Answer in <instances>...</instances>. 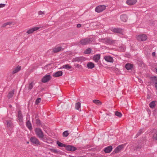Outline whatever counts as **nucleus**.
Segmentation results:
<instances>
[{"label": "nucleus", "instance_id": "f257e3e1", "mask_svg": "<svg viewBox=\"0 0 157 157\" xmlns=\"http://www.w3.org/2000/svg\"><path fill=\"white\" fill-rule=\"evenodd\" d=\"M35 131L36 136L39 139L44 142H47V141L48 140V138L46 136H44L43 131L40 128H36Z\"/></svg>", "mask_w": 157, "mask_h": 157}, {"label": "nucleus", "instance_id": "f03ea898", "mask_svg": "<svg viewBox=\"0 0 157 157\" xmlns=\"http://www.w3.org/2000/svg\"><path fill=\"white\" fill-rule=\"evenodd\" d=\"M91 42L92 41L90 38H86L81 40L79 43L82 45H86L90 44Z\"/></svg>", "mask_w": 157, "mask_h": 157}, {"label": "nucleus", "instance_id": "7ed1b4c3", "mask_svg": "<svg viewBox=\"0 0 157 157\" xmlns=\"http://www.w3.org/2000/svg\"><path fill=\"white\" fill-rule=\"evenodd\" d=\"M106 6L104 5H100L98 6L95 8L96 12L100 13L102 12L106 9Z\"/></svg>", "mask_w": 157, "mask_h": 157}, {"label": "nucleus", "instance_id": "20e7f679", "mask_svg": "<svg viewBox=\"0 0 157 157\" xmlns=\"http://www.w3.org/2000/svg\"><path fill=\"white\" fill-rule=\"evenodd\" d=\"M30 141L33 145H39L40 144L38 139L34 136H32L30 138Z\"/></svg>", "mask_w": 157, "mask_h": 157}, {"label": "nucleus", "instance_id": "39448f33", "mask_svg": "<svg viewBox=\"0 0 157 157\" xmlns=\"http://www.w3.org/2000/svg\"><path fill=\"white\" fill-rule=\"evenodd\" d=\"M136 38L139 41H144L147 39V36L145 34L138 35L136 36Z\"/></svg>", "mask_w": 157, "mask_h": 157}, {"label": "nucleus", "instance_id": "423d86ee", "mask_svg": "<svg viewBox=\"0 0 157 157\" xmlns=\"http://www.w3.org/2000/svg\"><path fill=\"white\" fill-rule=\"evenodd\" d=\"M52 77L50 75H46L44 76L41 79V82L43 83H46L49 81Z\"/></svg>", "mask_w": 157, "mask_h": 157}, {"label": "nucleus", "instance_id": "0eeeda50", "mask_svg": "<svg viewBox=\"0 0 157 157\" xmlns=\"http://www.w3.org/2000/svg\"><path fill=\"white\" fill-rule=\"evenodd\" d=\"M63 49L61 46H56L53 49V51L52 53H56L59 52L61 50H63Z\"/></svg>", "mask_w": 157, "mask_h": 157}, {"label": "nucleus", "instance_id": "6e6552de", "mask_svg": "<svg viewBox=\"0 0 157 157\" xmlns=\"http://www.w3.org/2000/svg\"><path fill=\"white\" fill-rule=\"evenodd\" d=\"M66 148L67 150L70 151H74L77 150L76 147L70 145H66Z\"/></svg>", "mask_w": 157, "mask_h": 157}, {"label": "nucleus", "instance_id": "1a4fd4ad", "mask_svg": "<svg viewBox=\"0 0 157 157\" xmlns=\"http://www.w3.org/2000/svg\"><path fill=\"white\" fill-rule=\"evenodd\" d=\"M104 59L107 62L113 63V58L109 56H106L104 57Z\"/></svg>", "mask_w": 157, "mask_h": 157}, {"label": "nucleus", "instance_id": "9d476101", "mask_svg": "<svg viewBox=\"0 0 157 157\" xmlns=\"http://www.w3.org/2000/svg\"><path fill=\"white\" fill-rule=\"evenodd\" d=\"M39 29V27H38L33 28L27 30L26 32V33L28 34H31L33 33L34 32L38 30Z\"/></svg>", "mask_w": 157, "mask_h": 157}, {"label": "nucleus", "instance_id": "9b49d317", "mask_svg": "<svg viewBox=\"0 0 157 157\" xmlns=\"http://www.w3.org/2000/svg\"><path fill=\"white\" fill-rule=\"evenodd\" d=\"M103 42L106 45H109L112 43L111 40L109 39L104 38L102 39Z\"/></svg>", "mask_w": 157, "mask_h": 157}, {"label": "nucleus", "instance_id": "f8f14e48", "mask_svg": "<svg viewBox=\"0 0 157 157\" xmlns=\"http://www.w3.org/2000/svg\"><path fill=\"white\" fill-rule=\"evenodd\" d=\"M17 118L19 121L22 122L23 121V116L20 110L18 112Z\"/></svg>", "mask_w": 157, "mask_h": 157}, {"label": "nucleus", "instance_id": "ddd939ff", "mask_svg": "<svg viewBox=\"0 0 157 157\" xmlns=\"http://www.w3.org/2000/svg\"><path fill=\"white\" fill-rule=\"evenodd\" d=\"M100 58V55L97 54L94 55L93 57V60L96 62H98Z\"/></svg>", "mask_w": 157, "mask_h": 157}, {"label": "nucleus", "instance_id": "4468645a", "mask_svg": "<svg viewBox=\"0 0 157 157\" xmlns=\"http://www.w3.org/2000/svg\"><path fill=\"white\" fill-rule=\"evenodd\" d=\"M137 2V0H127L126 3L128 5H132L135 4Z\"/></svg>", "mask_w": 157, "mask_h": 157}, {"label": "nucleus", "instance_id": "2eb2a0df", "mask_svg": "<svg viewBox=\"0 0 157 157\" xmlns=\"http://www.w3.org/2000/svg\"><path fill=\"white\" fill-rule=\"evenodd\" d=\"M122 148V146L120 145L115 148L113 152H114L115 153H118L121 151Z\"/></svg>", "mask_w": 157, "mask_h": 157}, {"label": "nucleus", "instance_id": "dca6fc26", "mask_svg": "<svg viewBox=\"0 0 157 157\" xmlns=\"http://www.w3.org/2000/svg\"><path fill=\"white\" fill-rule=\"evenodd\" d=\"M112 149V147L111 146H108L104 148V151L105 153L110 152Z\"/></svg>", "mask_w": 157, "mask_h": 157}, {"label": "nucleus", "instance_id": "f3484780", "mask_svg": "<svg viewBox=\"0 0 157 157\" xmlns=\"http://www.w3.org/2000/svg\"><path fill=\"white\" fill-rule=\"evenodd\" d=\"M63 72L61 71H58L53 74V76L55 77H59L62 75Z\"/></svg>", "mask_w": 157, "mask_h": 157}, {"label": "nucleus", "instance_id": "a211bd4d", "mask_svg": "<svg viewBox=\"0 0 157 157\" xmlns=\"http://www.w3.org/2000/svg\"><path fill=\"white\" fill-rule=\"evenodd\" d=\"M120 18L121 21L124 22H126L127 19L126 15L124 14L121 15L120 17Z\"/></svg>", "mask_w": 157, "mask_h": 157}, {"label": "nucleus", "instance_id": "6ab92c4d", "mask_svg": "<svg viewBox=\"0 0 157 157\" xmlns=\"http://www.w3.org/2000/svg\"><path fill=\"white\" fill-rule=\"evenodd\" d=\"M113 32L117 33H121L122 32V29L119 28H115L112 30Z\"/></svg>", "mask_w": 157, "mask_h": 157}, {"label": "nucleus", "instance_id": "aec40b11", "mask_svg": "<svg viewBox=\"0 0 157 157\" xmlns=\"http://www.w3.org/2000/svg\"><path fill=\"white\" fill-rule=\"evenodd\" d=\"M26 126L29 130H31L33 128L32 124L30 121L28 120L26 122Z\"/></svg>", "mask_w": 157, "mask_h": 157}, {"label": "nucleus", "instance_id": "412c9836", "mask_svg": "<svg viewBox=\"0 0 157 157\" xmlns=\"http://www.w3.org/2000/svg\"><path fill=\"white\" fill-rule=\"evenodd\" d=\"M87 67L89 69H92L94 67V65L92 62H89L87 64Z\"/></svg>", "mask_w": 157, "mask_h": 157}, {"label": "nucleus", "instance_id": "4be33fe9", "mask_svg": "<svg viewBox=\"0 0 157 157\" xmlns=\"http://www.w3.org/2000/svg\"><path fill=\"white\" fill-rule=\"evenodd\" d=\"M21 69V66H17L13 70L12 73L15 74L18 72Z\"/></svg>", "mask_w": 157, "mask_h": 157}, {"label": "nucleus", "instance_id": "5701e85b", "mask_svg": "<svg viewBox=\"0 0 157 157\" xmlns=\"http://www.w3.org/2000/svg\"><path fill=\"white\" fill-rule=\"evenodd\" d=\"M6 122L7 126L8 128H11L13 127V124L10 121H7Z\"/></svg>", "mask_w": 157, "mask_h": 157}, {"label": "nucleus", "instance_id": "b1692460", "mask_svg": "<svg viewBox=\"0 0 157 157\" xmlns=\"http://www.w3.org/2000/svg\"><path fill=\"white\" fill-rule=\"evenodd\" d=\"M82 60V58L81 57H78L73 59V61L74 62H81Z\"/></svg>", "mask_w": 157, "mask_h": 157}, {"label": "nucleus", "instance_id": "393cba45", "mask_svg": "<svg viewBox=\"0 0 157 157\" xmlns=\"http://www.w3.org/2000/svg\"><path fill=\"white\" fill-rule=\"evenodd\" d=\"M132 64L130 63H127L125 66V67L127 70H131L132 67Z\"/></svg>", "mask_w": 157, "mask_h": 157}, {"label": "nucleus", "instance_id": "a878e982", "mask_svg": "<svg viewBox=\"0 0 157 157\" xmlns=\"http://www.w3.org/2000/svg\"><path fill=\"white\" fill-rule=\"evenodd\" d=\"M14 94V91L13 90H12V91H11L8 94V98L9 99L10 98H12Z\"/></svg>", "mask_w": 157, "mask_h": 157}, {"label": "nucleus", "instance_id": "bb28decb", "mask_svg": "<svg viewBox=\"0 0 157 157\" xmlns=\"http://www.w3.org/2000/svg\"><path fill=\"white\" fill-rule=\"evenodd\" d=\"M57 144L60 147H66L67 145L59 142V141H57Z\"/></svg>", "mask_w": 157, "mask_h": 157}, {"label": "nucleus", "instance_id": "cd10ccee", "mask_svg": "<svg viewBox=\"0 0 157 157\" xmlns=\"http://www.w3.org/2000/svg\"><path fill=\"white\" fill-rule=\"evenodd\" d=\"M149 106L151 108H153L155 107V102L154 101H151L149 104Z\"/></svg>", "mask_w": 157, "mask_h": 157}, {"label": "nucleus", "instance_id": "c85d7f7f", "mask_svg": "<svg viewBox=\"0 0 157 157\" xmlns=\"http://www.w3.org/2000/svg\"><path fill=\"white\" fill-rule=\"evenodd\" d=\"M68 132V130H66V131H64L63 133V134H62L63 137H67L69 134V133Z\"/></svg>", "mask_w": 157, "mask_h": 157}, {"label": "nucleus", "instance_id": "c756f323", "mask_svg": "<svg viewBox=\"0 0 157 157\" xmlns=\"http://www.w3.org/2000/svg\"><path fill=\"white\" fill-rule=\"evenodd\" d=\"M33 82H31V83H30L27 86L28 90H31V89H32L33 87Z\"/></svg>", "mask_w": 157, "mask_h": 157}, {"label": "nucleus", "instance_id": "7c9ffc66", "mask_svg": "<svg viewBox=\"0 0 157 157\" xmlns=\"http://www.w3.org/2000/svg\"><path fill=\"white\" fill-rule=\"evenodd\" d=\"M62 68L64 69H69L71 68V66L69 65V64H67L63 65L62 66Z\"/></svg>", "mask_w": 157, "mask_h": 157}, {"label": "nucleus", "instance_id": "2f4dec72", "mask_svg": "<svg viewBox=\"0 0 157 157\" xmlns=\"http://www.w3.org/2000/svg\"><path fill=\"white\" fill-rule=\"evenodd\" d=\"M94 103L98 105H100L101 104V101L98 100H94L93 101Z\"/></svg>", "mask_w": 157, "mask_h": 157}, {"label": "nucleus", "instance_id": "473e14b6", "mask_svg": "<svg viewBox=\"0 0 157 157\" xmlns=\"http://www.w3.org/2000/svg\"><path fill=\"white\" fill-rule=\"evenodd\" d=\"M81 107V103L79 102L76 103L75 104V108L77 110H78Z\"/></svg>", "mask_w": 157, "mask_h": 157}, {"label": "nucleus", "instance_id": "72a5a7b5", "mask_svg": "<svg viewBox=\"0 0 157 157\" xmlns=\"http://www.w3.org/2000/svg\"><path fill=\"white\" fill-rule=\"evenodd\" d=\"M152 138L154 140H157V129L155 133V134H153Z\"/></svg>", "mask_w": 157, "mask_h": 157}, {"label": "nucleus", "instance_id": "f704fd0d", "mask_svg": "<svg viewBox=\"0 0 157 157\" xmlns=\"http://www.w3.org/2000/svg\"><path fill=\"white\" fill-rule=\"evenodd\" d=\"M91 51V49L90 48H89L86 49L84 52V53L86 54H90Z\"/></svg>", "mask_w": 157, "mask_h": 157}, {"label": "nucleus", "instance_id": "c9c22d12", "mask_svg": "<svg viewBox=\"0 0 157 157\" xmlns=\"http://www.w3.org/2000/svg\"><path fill=\"white\" fill-rule=\"evenodd\" d=\"M115 115L119 117H121L122 116L121 113L118 111L115 112Z\"/></svg>", "mask_w": 157, "mask_h": 157}, {"label": "nucleus", "instance_id": "e433bc0d", "mask_svg": "<svg viewBox=\"0 0 157 157\" xmlns=\"http://www.w3.org/2000/svg\"><path fill=\"white\" fill-rule=\"evenodd\" d=\"M41 101V99L40 98H38L36 100L35 102V103L36 105H38L39 103H40Z\"/></svg>", "mask_w": 157, "mask_h": 157}, {"label": "nucleus", "instance_id": "4c0bfd02", "mask_svg": "<svg viewBox=\"0 0 157 157\" xmlns=\"http://www.w3.org/2000/svg\"><path fill=\"white\" fill-rule=\"evenodd\" d=\"M143 132V129H140L137 133L136 135V137H137L140 136Z\"/></svg>", "mask_w": 157, "mask_h": 157}, {"label": "nucleus", "instance_id": "58836bf2", "mask_svg": "<svg viewBox=\"0 0 157 157\" xmlns=\"http://www.w3.org/2000/svg\"><path fill=\"white\" fill-rule=\"evenodd\" d=\"M153 78H154V80L155 81V87L156 89L157 90V77L155 76H154L153 77Z\"/></svg>", "mask_w": 157, "mask_h": 157}, {"label": "nucleus", "instance_id": "ea45409f", "mask_svg": "<svg viewBox=\"0 0 157 157\" xmlns=\"http://www.w3.org/2000/svg\"><path fill=\"white\" fill-rule=\"evenodd\" d=\"M12 23V22H7L6 23H5L3 25V27H6L7 25H11Z\"/></svg>", "mask_w": 157, "mask_h": 157}, {"label": "nucleus", "instance_id": "a19ab883", "mask_svg": "<svg viewBox=\"0 0 157 157\" xmlns=\"http://www.w3.org/2000/svg\"><path fill=\"white\" fill-rule=\"evenodd\" d=\"M75 66L76 68H77L78 69H80L82 68V66L79 64H75Z\"/></svg>", "mask_w": 157, "mask_h": 157}, {"label": "nucleus", "instance_id": "79ce46f5", "mask_svg": "<svg viewBox=\"0 0 157 157\" xmlns=\"http://www.w3.org/2000/svg\"><path fill=\"white\" fill-rule=\"evenodd\" d=\"M36 124L38 125H40V121L38 119H36Z\"/></svg>", "mask_w": 157, "mask_h": 157}, {"label": "nucleus", "instance_id": "37998d69", "mask_svg": "<svg viewBox=\"0 0 157 157\" xmlns=\"http://www.w3.org/2000/svg\"><path fill=\"white\" fill-rule=\"evenodd\" d=\"M45 13L44 12H42L40 11L38 12V14L39 15H42L45 14Z\"/></svg>", "mask_w": 157, "mask_h": 157}, {"label": "nucleus", "instance_id": "c03bdc74", "mask_svg": "<svg viewBox=\"0 0 157 157\" xmlns=\"http://www.w3.org/2000/svg\"><path fill=\"white\" fill-rule=\"evenodd\" d=\"M5 6V4H0V8L3 7Z\"/></svg>", "mask_w": 157, "mask_h": 157}, {"label": "nucleus", "instance_id": "a18cd8bd", "mask_svg": "<svg viewBox=\"0 0 157 157\" xmlns=\"http://www.w3.org/2000/svg\"><path fill=\"white\" fill-rule=\"evenodd\" d=\"M52 151L54 152L55 153H57L58 151L56 149H53L52 150Z\"/></svg>", "mask_w": 157, "mask_h": 157}, {"label": "nucleus", "instance_id": "49530a36", "mask_svg": "<svg viewBox=\"0 0 157 157\" xmlns=\"http://www.w3.org/2000/svg\"><path fill=\"white\" fill-rule=\"evenodd\" d=\"M81 25L80 24H78L77 25V28H80L81 27Z\"/></svg>", "mask_w": 157, "mask_h": 157}, {"label": "nucleus", "instance_id": "de8ad7c7", "mask_svg": "<svg viewBox=\"0 0 157 157\" xmlns=\"http://www.w3.org/2000/svg\"><path fill=\"white\" fill-rule=\"evenodd\" d=\"M155 52H154L152 53V55L153 56H155Z\"/></svg>", "mask_w": 157, "mask_h": 157}, {"label": "nucleus", "instance_id": "09e8293b", "mask_svg": "<svg viewBox=\"0 0 157 157\" xmlns=\"http://www.w3.org/2000/svg\"><path fill=\"white\" fill-rule=\"evenodd\" d=\"M139 82H140V83H141L142 82V80H141V79H139Z\"/></svg>", "mask_w": 157, "mask_h": 157}, {"label": "nucleus", "instance_id": "8fccbe9b", "mask_svg": "<svg viewBox=\"0 0 157 157\" xmlns=\"http://www.w3.org/2000/svg\"><path fill=\"white\" fill-rule=\"evenodd\" d=\"M155 70L156 71V72L157 73V67L155 68Z\"/></svg>", "mask_w": 157, "mask_h": 157}, {"label": "nucleus", "instance_id": "3c124183", "mask_svg": "<svg viewBox=\"0 0 157 157\" xmlns=\"http://www.w3.org/2000/svg\"><path fill=\"white\" fill-rule=\"evenodd\" d=\"M27 144H29V142H27Z\"/></svg>", "mask_w": 157, "mask_h": 157}, {"label": "nucleus", "instance_id": "603ef678", "mask_svg": "<svg viewBox=\"0 0 157 157\" xmlns=\"http://www.w3.org/2000/svg\"><path fill=\"white\" fill-rule=\"evenodd\" d=\"M11 105H10V107H11Z\"/></svg>", "mask_w": 157, "mask_h": 157}]
</instances>
